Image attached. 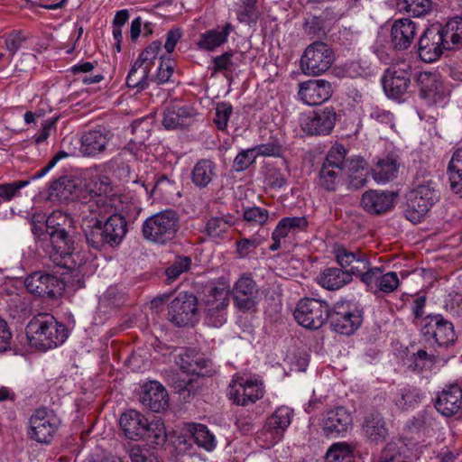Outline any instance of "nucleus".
Instances as JSON below:
<instances>
[{
	"label": "nucleus",
	"instance_id": "obj_64",
	"mask_svg": "<svg viewBox=\"0 0 462 462\" xmlns=\"http://www.w3.org/2000/svg\"><path fill=\"white\" fill-rule=\"evenodd\" d=\"M28 183L29 180H20L0 185V198H3L5 200L12 199L16 196L20 189L25 187Z\"/></svg>",
	"mask_w": 462,
	"mask_h": 462
},
{
	"label": "nucleus",
	"instance_id": "obj_15",
	"mask_svg": "<svg viewBox=\"0 0 462 462\" xmlns=\"http://www.w3.org/2000/svg\"><path fill=\"white\" fill-rule=\"evenodd\" d=\"M292 411L289 407L282 406L267 419L263 429L258 438L263 439L266 447H271L279 442L285 430L291 421Z\"/></svg>",
	"mask_w": 462,
	"mask_h": 462
},
{
	"label": "nucleus",
	"instance_id": "obj_54",
	"mask_svg": "<svg viewBox=\"0 0 462 462\" xmlns=\"http://www.w3.org/2000/svg\"><path fill=\"white\" fill-rule=\"evenodd\" d=\"M161 49L162 42L160 41H154L141 52L136 60L152 69L159 56Z\"/></svg>",
	"mask_w": 462,
	"mask_h": 462
},
{
	"label": "nucleus",
	"instance_id": "obj_16",
	"mask_svg": "<svg viewBox=\"0 0 462 462\" xmlns=\"http://www.w3.org/2000/svg\"><path fill=\"white\" fill-rule=\"evenodd\" d=\"M333 254L338 265L353 276H357L371 265L368 254L360 248H350L337 245L334 246Z\"/></svg>",
	"mask_w": 462,
	"mask_h": 462
},
{
	"label": "nucleus",
	"instance_id": "obj_41",
	"mask_svg": "<svg viewBox=\"0 0 462 462\" xmlns=\"http://www.w3.org/2000/svg\"><path fill=\"white\" fill-rule=\"evenodd\" d=\"M307 226L308 221L304 217H283L278 222L273 230V236L275 237H286L290 233L304 230Z\"/></svg>",
	"mask_w": 462,
	"mask_h": 462
},
{
	"label": "nucleus",
	"instance_id": "obj_60",
	"mask_svg": "<svg viewBox=\"0 0 462 462\" xmlns=\"http://www.w3.org/2000/svg\"><path fill=\"white\" fill-rule=\"evenodd\" d=\"M209 364V360L204 358L201 355L194 350L193 363H185V373L206 375L208 373L207 368Z\"/></svg>",
	"mask_w": 462,
	"mask_h": 462
},
{
	"label": "nucleus",
	"instance_id": "obj_55",
	"mask_svg": "<svg viewBox=\"0 0 462 462\" xmlns=\"http://www.w3.org/2000/svg\"><path fill=\"white\" fill-rule=\"evenodd\" d=\"M263 242L261 236H254L250 238H242L236 241V254L240 258H245L252 254Z\"/></svg>",
	"mask_w": 462,
	"mask_h": 462
},
{
	"label": "nucleus",
	"instance_id": "obj_62",
	"mask_svg": "<svg viewBox=\"0 0 462 462\" xmlns=\"http://www.w3.org/2000/svg\"><path fill=\"white\" fill-rule=\"evenodd\" d=\"M269 217V213L265 208L253 207L244 211V219L254 225H263Z\"/></svg>",
	"mask_w": 462,
	"mask_h": 462
},
{
	"label": "nucleus",
	"instance_id": "obj_14",
	"mask_svg": "<svg viewBox=\"0 0 462 462\" xmlns=\"http://www.w3.org/2000/svg\"><path fill=\"white\" fill-rule=\"evenodd\" d=\"M24 285L32 294L51 299L59 297L64 290V284L59 277L44 272H34L28 275Z\"/></svg>",
	"mask_w": 462,
	"mask_h": 462
},
{
	"label": "nucleus",
	"instance_id": "obj_21",
	"mask_svg": "<svg viewBox=\"0 0 462 462\" xmlns=\"http://www.w3.org/2000/svg\"><path fill=\"white\" fill-rule=\"evenodd\" d=\"M420 95L429 105H436L444 100L447 91L441 76L438 72L422 71L417 77Z\"/></svg>",
	"mask_w": 462,
	"mask_h": 462
},
{
	"label": "nucleus",
	"instance_id": "obj_63",
	"mask_svg": "<svg viewBox=\"0 0 462 462\" xmlns=\"http://www.w3.org/2000/svg\"><path fill=\"white\" fill-rule=\"evenodd\" d=\"M429 210L422 207L416 199H411L407 208L404 211L405 217L413 224L420 222L421 218Z\"/></svg>",
	"mask_w": 462,
	"mask_h": 462
},
{
	"label": "nucleus",
	"instance_id": "obj_37",
	"mask_svg": "<svg viewBox=\"0 0 462 462\" xmlns=\"http://www.w3.org/2000/svg\"><path fill=\"white\" fill-rule=\"evenodd\" d=\"M366 162L361 157H355L346 161L344 170L349 179V186L355 189L363 188L366 183Z\"/></svg>",
	"mask_w": 462,
	"mask_h": 462
},
{
	"label": "nucleus",
	"instance_id": "obj_49",
	"mask_svg": "<svg viewBox=\"0 0 462 462\" xmlns=\"http://www.w3.org/2000/svg\"><path fill=\"white\" fill-rule=\"evenodd\" d=\"M420 401V393L416 388L404 387L400 389L393 402L398 409L403 411L413 406Z\"/></svg>",
	"mask_w": 462,
	"mask_h": 462
},
{
	"label": "nucleus",
	"instance_id": "obj_51",
	"mask_svg": "<svg viewBox=\"0 0 462 462\" xmlns=\"http://www.w3.org/2000/svg\"><path fill=\"white\" fill-rule=\"evenodd\" d=\"M191 265L189 256L180 255L166 268L165 274L168 283L177 280L182 273L188 272Z\"/></svg>",
	"mask_w": 462,
	"mask_h": 462
},
{
	"label": "nucleus",
	"instance_id": "obj_26",
	"mask_svg": "<svg viewBox=\"0 0 462 462\" xmlns=\"http://www.w3.org/2000/svg\"><path fill=\"white\" fill-rule=\"evenodd\" d=\"M437 411L446 417L456 414L462 407V389L458 384L444 388L435 401Z\"/></svg>",
	"mask_w": 462,
	"mask_h": 462
},
{
	"label": "nucleus",
	"instance_id": "obj_36",
	"mask_svg": "<svg viewBox=\"0 0 462 462\" xmlns=\"http://www.w3.org/2000/svg\"><path fill=\"white\" fill-rule=\"evenodd\" d=\"M78 183L70 177L63 176L51 182L48 198L51 201H65L76 195Z\"/></svg>",
	"mask_w": 462,
	"mask_h": 462
},
{
	"label": "nucleus",
	"instance_id": "obj_20",
	"mask_svg": "<svg viewBox=\"0 0 462 462\" xmlns=\"http://www.w3.org/2000/svg\"><path fill=\"white\" fill-rule=\"evenodd\" d=\"M333 94L332 84L326 79H309L299 84V98L308 106L321 105Z\"/></svg>",
	"mask_w": 462,
	"mask_h": 462
},
{
	"label": "nucleus",
	"instance_id": "obj_6",
	"mask_svg": "<svg viewBox=\"0 0 462 462\" xmlns=\"http://www.w3.org/2000/svg\"><path fill=\"white\" fill-rule=\"evenodd\" d=\"M421 335L430 346L448 347L457 339L454 326L451 321L441 314H430L422 320Z\"/></svg>",
	"mask_w": 462,
	"mask_h": 462
},
{
	"label": "nucleus",
	"instance_id": "obj_8",
	"mask_svg": "<svg viewBox=\"0 0 462 462\" xmlns=\"http://www.w3.org/2000/svg\"><path fill=\"white\" fill-rule=\"evenodd\" d=\"M411 66L407 61L393 64L385 69L382 83L387 97L400 99L408 93L411 86Z\"/></svg>",
	"mask_w": 462,
	"mask_h": 462
},
{
	"label": "nucleus",
	"instance_id": "obj_58",
	"mask_svg": "<svg viewBox=\"0 0 462 462\" xmlns=\"http://www.w3.org/2000/svg\"><path fill=\"white\" fill-rule=\"evenodd\" d=\"M233 113L232 105L226 102H220L216 106V116L214 123L217 129L224 131L227 127V123Z\"/></svg>",
	"mask_w": 462,
	"mask_h": 462
},
{
	"label": "nucleus",
	"instance_id": "obj_61",
	"mask_svg": "<svg viewBox=\"0 0 462 462\" xmlns=\"http://www.w3.org/2000/svg\"><path fill=\"white\" fill-rule=\"evenodd\" d=\"M256 160L253 148L242 150L235 158L233 168L236 171L248 169Z\"/></svg>",
	"mask_w": 462,
	"mask_h": 462
},
{
	"label": "nucleus",
	"instance_id": "obj_22",
	"mask_svg": "<svg viewBox=\"0 0 462 462\" xmlns=\"http://www.w3.org/2000/svg\"><path fill=\"white\" fill-rule=\"evenodd\" d=\"M82 199H84L80 206L82 227L86 226L87 223L92 225L102 222L107 215H111L113 212V205L109 197L87 199L86 196H82Z\"/></svg>",
	"mask_w": 462,
	"mask_h": 462
},
{
	"label": "nucleus",
	"instance_id": "obj_35",
	"mask_svg": "<svg viewBox=\"0 0 462 462\" xmlns=\"http://www.w3.org/2000/svg\"><path fill=\"white\" fill-rule=\"evenodd\" d=\"M353 281L350 274L341 267H330L325 269L319 277V283L330 291L339 290Z\"/></svg>",
	"mask_w": 462,
	"mask_h": 462
},
{
	"label": "nucleus",
	"instance_id": "obj_40",
	"mask_svg": "<svg viewBox=\"0 0 462 462\" xmlns=\"http://www.w3.org/2000/svg\"><path fill=\"white\" fill-rule=\"evenodd\" d=\"M151 69L135 60L133 64L127 78L126 85L131 88L138 90L146 89L149 86V73Z\"/></svg>",
	"mask_w": 462,
	"mask_h": 462
},
{
	"label": "nucleus",
	"instance_id": "obj_19",
	"mask_svg": "<svg viewBox=\"0 0 462 462\" xmlns=\"http://www.w3.org/2000/svg\"><path fill=\"white\" fill-rule=\"evenodd\" d=\"M197 312V298L188 292L180 293L169 305V319L178 327L192 321Z\"/></svg>",
	"mask_w": 462,
	"mask_h": 462
},
{
	"label": "nucleus",
	"instance_id": "obj_29",
	"mask_svg": "<svg viewBox=\"0 0 462 462\" xmlns=\"http://www.w3.org/2000/svg\"><path fill=\"white\" fill-rule=\"evenodd\" d=\"M393 203V194L373 189L365 191L361 199V207L372 215H380L390 210Z\"/></svg>",
	"mask_w": 462,
	"mask_h": 462
},
{
	"label": "nucleus",
	"instance_id": "obj_53",
	"mask_svg": "<svg viewBox=\"0 0 462 462\" xmlns=\"http://www.w3.org/2000/svg\"><path fill=\"white\" fill-rule=\"evenodd\" d=\"M382 273L383 271L380 267H372L369 265L367 269L361 272L357 276L360 278V281L365 284L367 289L376 295L379 277Z\"/></svg>",
	"mask_w": 462,
	"mask_h": 462
},
{
	"label": "nucleus",
	"instance_id": "obj_24",
	"mask_svg": "<svg viewBox=\"0 0 462 462\" xmlns=\"http://www.w3.org/2000/svg\"><path fill=\"white\" fill-rule=\"evenodd\" d=\"M351 426V414L344 407H337L328 411L322 420V430L327 437H338L346 432Z\"/></svg>",
	"mask_w": 462,
	"mask_h": 462
},
{
	"label": "nucleus",
	"instance_id": "obj_1",
	"mask_svg": "<svg viewBox=\"0 0 462 462\" xmlns=\"http://www.w3.org/2000/svg\"><path fill=\"white\" fill-rule=\"evenodd\" d=\"M46 219L50 242L46 254L55 264L66 266L67 259L69 258L74 249V242L69 236V232L73 228V219L60 210L53 211L48 217L46 216Z\"/></svg>",
	"mask_w": 462,
	"mask_h": 462
},
{
	"label": "nucleus",
	"instance_id": "obj_33",
	"mask_svg": "<svg viewBox=\"0 0 462 462\" xmlns=\"http://www.w3.org/2000/svg\"><path fill=\"white\" fill-rule=\"evenodd\" d=\"M193 109L186 106H171L163 114L162 125L167 129L183 127L189 124Z\"/></svg>",
	"mask_w": 462,
	"mask_h": 462
},
{
	"label": "nucleus",
	"instance_id": "obj_43",
	"mask_svg": "<svg viewBox=\"0 0 462 462\" xmlns=\"http://www.w3.org/2000/svg\"><path fill=\"white\" fill-rule=\"evenodd\" d=\"M231 217L219 216L211 217L208 219L205 226V233L213 239L222 238L223 236L232 226Z\"/></svg>",
	"mask_w": 462,
	"mask_h": 462
},
{
	"label": "nucleus",
	"instance_id": "obj_3",
	"mask_svg": "<svg viewBox=\"0 0 462 462\" xmlns=\"http://www.w3.org/2000/svg\"><path fill=\"white\" fill-rule=\"evenodd\" d=\"M119 422L125 436L129 439H144L152 445H163L167 440L162 420H153L149 422L144 415L135 410L124 412Z\"/></svg>",
	"mask_w": 462,
	"mask_h": 462
},
{
	"label": "nucleus",
	"instance_id": "obj_56",
	"mask_svg": "<svg viewBox=\"0 0 462 462\" xmlns=\"http://www.w3.org/2000/svg\"><path fill=\"white\" fill-rule=\"evenodd\" d=\"M26 39L27 38L20 31H14L6 35L5 44L6 51L9 52L8 62H12L15 53L26 42Z\"/></svg>",
	"mask_w": 462,
	"mask_h": 462
},
{
	"label": "nucleus",
	"instance_id": "obj_42",
	"mask_svg": "<svg viewBox=\"0 0 462 462\" xmlns=\"http://www.w3.org/2000/svg\"><path fill=\"white\" fill-rule=\"evenodd\" d=\"M442 29L451 49L462 46V14L450 17Z\"/></svg>",
	"mask_w": 462,
	"mask_h": 462
},
{
	"label": "nucleus",
	"instance_id": "obj_45",
	"mask_svg": "<svg viewBox=\"0 0 462 462\" xmlns=\"http://www.w3.org/2000/svg\"><path fill=\"white\" fill-rule=\"evenodd\" d=\"M28 221L35 239L40 242H49L46 215L41 211L33 212L28 215Z\"/></svg>",
	"mask_w": 462,
	"mask_h": 462
},
{
	"label": "nucleus",
	"instance_id": "obj_50",
	"mask_svg": "<svg viewBox=\"0 0 462 462\" xmlns=\"http://www.w3.org/2000/svg\"><path fill=\"white\" fill-rule=\"evenodd\" d=\"M346 150L343 144L336 143L328 152L322 166L343 171L345 167Z\"/></svg>",
	"mask_w": 462,
	"mask_h": 462
},
{
	"label": "nucleus",
	"instance_id": "obj_10",
	"mask_svg": "<svg viewBox=\"0 0 462 462\" xmlns=\"http://www.w3.org/2000/svg\"><path fill=\"white\" fill-rule=\"evenodd\" d=\"M444 50H451V44L444 35L441 25L427 28L419 40L418 53L424 62H433L440 58Z\"/></svg>",
	"mask_w": 462,
	"mask_h": 462
},
{
	"label": "nucleus",
	"instance_id": "obj_30",
	"mask_svg": "<svg viewBox=\"0 0 462 462\" xmlns=\"http://www.w3.org/2000/svg\"><path fill=\"white\" fill-rule=\"evenodd\" d=\"M400 162L395 154H387L376 162L372 169L374 180L380 183H385L397 177Z\"/></svg>",
	"mask_w": 462,
	"mask_h": 462
},
{
	"label": "nucleus",
	"instance_id": "obj_38",
	"mask_svg": "<svg viewBox=\"0 0 462 462\" xmlns=\"http://www.w3.org/2000/svg\"><path fill=\"white\" fill-rule=\"evenodd\" d=\"M87 244L94 249L101 250L106 245H108L107 233H106L102 222L93 223L92 225L86 224L82 227Z\"/></svg>",
	"mask_w": 462,
	"mask_h": 462
},
{
	"label": "nucleus",
	"instance_id": "obj_12",
	"mask_svg": "<svg viewBox=\"0 0 462 462\" xmlns=\"http://www.w3.org/2000/svg\"><path fill=\"white\" fill-rule=\"evenodd\" d=\"M234 306L242 312L254 310L259 300V288L250 273H243L231 291Z\"/></svg>",
	"mask_w": 462,
	"mask_h": 462
},
{
	"label": "nucleus",
	"instance_id": "obj_52",
	"mask_svg": "<svg viewBox=\"0 0 462 462\" xmlns=\"http://www.w3.org/2000/svg\"><path fill=\"white\" fill-rule=\"evenodd\" d=\"M85 188L86 192L89 195V199L107 197L106 194L112 190L109 179L106 176L91 179L85 185Z\"/></svg>",
	"mask_w": 462,
	"mask_h": 462
},
{
	"label": "nucleus",
	"instance_id": "obj_28",
	"mask_svg": "<svg viewBox=\"0 0 462 462\" xmlns=\"http://www.w3.org/2000/svg\"><path fill=\"white\" fill-rule=\"evenodd\" d=\"M233 31L234 26L230 23H226L222 27L217 26L202 32L196 44L199 50L214 51L227 42L228 36Z\"/></svg>",
	"mask_w": 462,
	"mask_h": 462
},
{
	"label": "nucleus",
	"instance_id": "obj_46",
	"mask_svg": "<svg viewBox=\"0 0 462 462\" xmlns=\"http://www.w3.org/2000/svg\"><path fill=\"white\" fill-rule=\"evenodd\" d=\"M398 5L408 14L420 17L432 10L433 2L432 0H399Z\"/></svg>",
	"mask_w": 462,
	"mask_h": 462
},
{
	"label": "nucleus",
	"instance_id": "obj_23",
	"mask_svg": "<svg viewBox=\"0 0 462 462\" xmlns=\"http://www.w3.org/2000/svg\"><path fill=\"white\" fill-rule=\"evenodd\" d=\"M112 137V133L105 128L89 130L81 136L79 152L86 157L100 154L106 151Z\"/></svg>",
	"mask_w": 462,
	"mask_h": 462
},
{
	"label": "nucleus",
	"instance_id": "obj_31",
	"mask_svg": "<svg viewBox=\"0 0 462 462\" xmlns=\"http://www.w3.org/2000/svg\"><path fill=\"white\" fill-rule=\"evenodd\" d=\"M217 176V164L211 160L201 159L192 169L191 181L196 187L204 189L208 187Z\"/></svg>",
	"mask_w": 462,
	"mask_h": 462
},
{
	"label": "nucleus",
	"instance_id": "obj_11",
	"mask_svg": "<svg viewBox=\"0 0 462 462\" xmlns=\"http://www.w3.org/2000/svg\"><path fill=\"white\" fill-rule=\"evenodd\" d=\"M60 425L56 413L47 408L34 411L30 418V437L39 443L49 444Z\"/></svg>",
	"mask_w": 462,
	"mask_h": 462
},
{
	"label": "nucleus",
	"instance_id": "obj_13",
	"mask_svg": "<svg viewBox=\"0 0 462 462\" xmlns=\"http://www.w3.org/2000/svg\"><path fill=\"white\" fill-rule=\"evenodd\" d=\"M264 394V387L257 379L237 377L229 385L228 396L237 405L254 403Z\"/></svg>",
	"mask_w": 462,
	"mask_h": 462
},
{
	"label": "nucleus",
	"instance_id": "obj_59",
	"mask_svg": "<svg viewBox=\"0 0 462 462\" xmlns=\"http://www.w3.org/2000/svg\"><path fill=\"white\" fill-rule=\"evenodd\" d=\"M379 278L377 293L380 291L383 293H391L394 291L400 284L398 275L395 272H389L384 274L382 273Z\"/></svg>",
	"mask_w": 462,
	"mask_h": 462
},
{
	"label": "nucleus",
	"instance_id": "obj_27",
	"mask_svg": "<svg viewBox=\"0 0 462 462\" xmlns=\"http://www.w3.org/2000/svg\"><path fill=\"white\" fill-rule=\"evenodd\" d=\"M141 402L152 411L160 412L168 408L169 395L162 384L156 381L149 382L144 385Z\"/></svg>",
	"mask_w": 462,
	"mask_h": 462
},
{
	"label": "nucleus",
	"instance_id": "obj_39",
	"mask_svg": "<svg viewBox=\"0 0 462 462\" xmlns=\"http://www.w3.org/2000/svg\"><path fill=\"white\" fill-rule=\"evenodd\" d=\"M452 190L462 197V148L455 151L448 167Z\"/></svg>",
	"mask_w": 462,
	"mask_h": 462
},
{
	"label": "nucleus",
	"instance_id": "obj_5",
	"mask_svg": "<svg viewBox=\"0 0 462 462\" xmlns=\"http://www.w3.org/2000/svg\"><path fill=\"white\" fill-rule=\"evenodd\" d=\"M230 294V287L224 281H218L208 289L204 304L206 321L208 325L218 328L226 321Z\"/></svg>",
	"mask_w": 462,
	"mask_h": 462
},
{
	"label": "nucleus",
	"instance_id": "obj_2",
	"mask_svg": "<svg viewBox=\"0 0 462 462\" xmlns=\"http://www.w3.org/2000/svg\"><path fill=\"white\" fill-rule=\"evenodd\" d=\"M26 338L30 346L40 351L57 347L68 338L69 331L50 313H39L27 324Z\"/></svg>",
	"mask_w": 462,
	"mask_h": 462
},
{
	"label": "nucleus",
	"instance_id": "obj_48",
	"mask_svg": "<svg viewBox=\"0 0 462 462\" xmlns=\"http://www.w3.org/2000/svg\"><path fill=\"white\" fill-rule=\"evenodd\" d=\"M190 431L198 446L205 448L208 451H211L215 448V437L205 425L193 424Z\"/></svg>",
	"mask_w": 462,
	"mask_h": 462
},
{
	"label": "nucleus",
	"instance_id": "obj_47",
	"mask_svg": "<svg viewBox=\"0 0 462 462\" xmlns=\"http://www.w3.org/2000/svg\"><path fill=\"white\" fill-rule=\"evenodd\" d=\"M342 171L321 166L319 172V185L327 191H334L341 180Z\"/></svg>",
	"mask_w": 462,
	"mask_h": 462
},
{
	"label": "nucleus",
	"instance_id": "obj_7",
	"mask_svg": "<svg viewBox=\"0 0 462 462\" xmlns=\"http://www.w3.org/2000/svg\"><path fill=\"white\" fill-rule=\"evenodd\" d=\"M334 62L332 49L322 42L310 44L300 58V69L306 76L316 77L326 72Z\"/></svg>",
	"mask_w": 462,
	"mask_h": 462
},
{
	"label": "nucleus",
	"instance_id": "obj_57",
	"mask_svg": "<svg viewBox=\"0 0 462 462\" xmlns=\"http://www.w3.org/2000/svg\"><path fill=\"white\" fill-rule=\"evenodd\" d=\"M369 118L373 121L374 125L390 128L393 126V114L383 108L378 106L371 107Z\"/></svg>",
	"mask_w": 462,
	"mask_h": 462
},
{
	"label": "nucleus",
	"instance_id": "obj_17",
	"mask_svg": "<svg viewBox=\"0 0 462 462\" xmlns=\"http://www.w3.org/2000/svg\"><path fill=\"white\" fill-rule=\"evenodd\" d=\"M333 329L342 335L353 334L362 323V316L356 310H351L348 305L337 304L329 310L328 319Z\"/></svg>",
	"mask_w": 462,
	"mask_h": 462
},
{
	"label": "nucleus",
	"instance_id": "obj_9",
	"mask_svg": "<svg viewBox=\"0 0 462 462\" xmlns=\"http://www.w3.org/2000/svg\"><path fill=\"white\" fill-rule=\"evenodd\" d=\"M293 315L300 326L309 329H318L328 320L329 309L325 301L305 298L299 301Z\"/></svg>",
	"mask_w": 462,
	"mask_h": 462
},
{
	"label": "nucleus",
	"instance_id": "obj_32",
	"mask_svg": "<svg viewBox=\"0 0 462 462\" xmlns=\"http://www.w3.org/2000/svg\"><path fill=\"white\" fill-rule=\"evenodd\" d=\"M363 430L366 438L374 442L384 440L388 433L385 421L378 411H371L365 415Z\"/></svg>",
	"mask_w": 462,
	"mask_h": 462
},
{
	"label": "nucleus",
	"instance_id": "obj_18",
	"mask_svg": "<svg viewBox=\"0 0 462 462\" xmlns=\"http://www.w3.org/2000/svg\"><path fill=\"white\" fill-rule=\"evenodd\" d=\"M337 113L332 106L313 111L302 122V130L309 135H328L334 129Z\"/></svg>",
	"mask_w": 462,
	"mask_h": 462
},
{
	"label": "nucleus",
	"instance_id": "obj_44",
	"mask_svg": "<svg viewBox=\"0 0 462 462\" xmlns=\"http://www.w3.org/2000/svg\"><path fill=\"white\" fill-rule=\"evenodd\" d=\"M355 447L346 442L333 444L327 452V462H354Z\"/></svg>",
	"mask_w": 462,
	"mask_h": 462
},
{
	"label": "nucleus",
	"instance_id": "obj_34",
	"mask_svg": "<svg viewBox=\"0 0 462 462\" xmlns=\"http://www.w3.org/2000/svg\"><path fill=\"white\" fill-rule=\"evenodd\" d=\"M102 226L107 233L108 245L110 247L117 246L127 233V222L121 214H111Z\"/></svg>",
	"mask_w": 462,
	"mask_h": 462
},
{
	"label": "nucleus",
	"instance_id": "obj_25",
	"mask_svg": "<svg viewBox=\"0 0 462 462\" xmlns=\"http://www.w3.org/2000/svg\"><path fill=\"white\" fill-rule=\"evenodd\" d=\"M417 34V24L409 18L397 19L391 28V42L395 50H407Z\"/></svg>",
	"mask_w": 462,
	"mask_h": 462
},
{
	"label": "nucleus",
	"instance_id": "obj_4",
	"mask_svg": "<svg viewBox=\"0 0 462 462\" xmlns=\"http://www.w3.org/2000/svg\"><path fill=\"white\" fill-rule=\"evenodd\" d=\"M180 227L179 214L173 209H165L147 217L142 233L147 241L163 245L176 237Z\"/></svg>",
	"mask_w": 462,
	"mask_h": 462
}]
</instances>
